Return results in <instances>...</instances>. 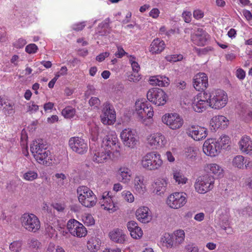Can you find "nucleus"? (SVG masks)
Returning a JSON list of instances; mask_svg holds the SVG:
<instances>
[{
  "label": "nucleus",
  "instance_id": "1",
  "mask_svg": "<svg viewBox=\"0 0 252 252\" xmlns=\"http://www.w3.org/2000/svg\"><path fill=\"white\" fill-rule=\"evenodd\" d=\"M99 127L95 126L91 129L92 140L96 141L99 138L102 139V145L101 147L105 149V150H109L110 153H112L114 151H119L120 149L119 139L114 132L107 133L104 137L103 131L101 133L99 132Z\"/></svg>",
  "mask_w": 252,
  "mask_h": 252
},
{
  "label": "nucleus",
  "instance_id": "2",
  "mask_svg": "<svg viewBox=\"0 0 252 252\" xmlns=\"http://www.w3.org/2000/svg\"><path fill=\"white\" fill-rule=\"evenodd\" d=\"M135 112L139 121L145 126H148L154 114L153 107L149 102L139 100L135 102Z\"/></svg>",
  "mask_w": 252,
  "mask_h": 252
},
{
  "label": "nucleus",
  "instance_id": "3",
  "mask_svg": "<svg viewBox=\"0 0 252 252\" xmlns=\"http://www.w3.org/2000/svg\"><path fill=\"white\" fill-rule=\"evenodd\" d=\"M47 145L38 140L33 141L31 145V151L35 159L39 163L44 164L51 159L50 152Z\"/></svg>",
  "mask_w": 252,
  "mask_h": 252
},
{
  "label": "nucleus",
  "instance_id": "4",
  "mask_svg": "<svg viewBox=\"0 0 252 252\" xmlns=\"http://www.w3.org/2000/svg\"><path fill=\"white\" fill-rule=\"evenodd\" d=\"M78 198L80 203L88 208L93 207L97 202V198L94 193L86 186H80L77 189Z\"/></svg>",
  "mask_w": 252,
  "mask_h": 252
},
{
  "label": "nucleus",
  "instance_id": "5",
  "mask_svg": "<svg viewBox=\"0 0 252 252\" xmlns=\"http://www.w3.org/2000/svg\"><path fill=\"white\" fill-rule=\"evenodd\" d=\"M210 97L209 106L215 109H220L224 107L227 103V94L223 90H218L211 93L207 92Z\"/></svg>",
  "mask_w": 252,
  "mask_h": 252
},
{
  "label": "nucleus",
  "instance_id": "6",
  "mask_svg": "<svg viewBox=\"0 0 252 252\" xmlns=\"http://www.w3.org/2000/svg\"><path fill=\"white\" fill-rule=\"evenodd\" d=\"M20 221L22 226L28 232L35 233L40 228V221L33 214H24L21 217Z\"/></svg>",
  "mask_w": 252,
  "mask_h": 252
},
{
  "label": "nucleus",
  "instance_id": "7",
  "mask_svg": "<svg viewBox=\"0 0 252 252\" xmlns=\"http://www.w3.org/2000/svg\"><path fill=\"white\" fill-rule=\"evenodd\" d=\"M142 167L146 169L152 170L158 169L162 164L160 155L157 152L147 154L141 160Z\"/></svg>",
  "mask_w": 252,
  "mask_h": 252
},
{
  "label": "nucleus",
  "instance_id": "8",
  "mask_svg": "<svg viewBox=\"0 0 252 252\" xmlns=\"http://www.w3.org/2000/svg\"><path fill=\"white\" fill-rule=\"evenodd\" d=\"M214 178L210 174H204L199 177L194 185L196 191L199 193L204 194L214 187Z\"/></svg>",
  "mask_w": 252,
  "mask_h": 252
},
{
  "label": "nucleus",
  "instance_id": "9",
  "mask_svg": "<svg viewBox=\"0 0 252 252\" xmlns=\"http://www.w3.org/2000/svg\"><path fill=\"white\" fill-rule=\"evenodd\" d=\"M187 194L184 192H175L169 195L166 200L167 205L171 209H178L187 202Z\"/></svg>",
  "mask_w": 252,
  "mask_h": 252
},
{
  "label": "nucleus",
  "instance_id": "10",
  "mask_svg": "<svg viewBox=\"0 0 252 252\" xmlns=\"http://www.w3.org/2000/svg\"><path fill=\"white\" fill-rule=\"evenodd\" d=\"M167 97L165 92L159 88H152L147 93V99L157 106L164 105L167 101Z\"/></svg>",
  "mask_w": 252,
  "mask_h": 252
},
{
  "label": "nucleus",
  "instance_id": "11",
  "mask_svg": "<svg viewBox=\"0 0 252 252\" xmlns=\"http://www.w3.org/2000/svg\"><path fill=\"white\" fill-rule=\"evenodd\" d=\"M100 118L101 122L104 125H111L115 122L116 119V112L113 106L109 102L103 103Z\"/></svg>",
  "mask_w": 252,
  "mask_h": 252
},
{
  "label": "nucleus",
  "instance_id": "12",
  "mask_svg": "<svg viewBox=\"0 0 252 252\" xmlns=\"http://www.w3.org/2000/svg\"><path fill=\"white\" fill-rule=\"evenodd\" d=\"M210 96L207 95V92H203L198 94L193 98L192 107L196 112L201 113L209 106Z\"/></svg>",
  "mask_w": 252,
  "mask_h": 252
},
{
  "label": "nucleus",
  "instance_id": "13",
  "mask_svg": "<svg viewBox=\"0 0 252 252\" xmlns=\"http://www.w3.org/2000/svg\"><path fill=\"white\" fill-rule=\"evenodd\" d=\"M162 122L170 129L176 130L180 128L184 124L183 118L177 113H168L162 117Z\"/></svg>",
  "mask_w": 252,
  "mask_h": 252
},
{
  "label": "nucleus",
  "instance_id": "14",
  "mask_svg": "<svg viewBox=\"0 0 252 252\" xmlns=\"http://www.w3.org/2000/svg\"><path fill=\"white\" fill-rule=\"evenodd\" d=\"M120 137L124 144L130 148L135 147L138 140L136 130L130 128L123 130L121 132Z\"/></svg>",
  "mask_w": 252,
  "mask_h": 252
},
{
  "label": "nucleus",
  "instance_id": "15",
  "mask_svg": "<svg viewBox=\"0 0 252 252\" xmlns=\"http://www.w3.org/2000/svg\"><path fill=\"white\" fill-rule=\"evenodd\" d=\"M68 145L73 152L80 155L85 154L88 149L87 141L77 136L71 137L68 141Z\"/></svg>",
  "mask_w": 252,
  "mask_h": 252
},
{
  "label": "nucleus",
  "instance_id": "16",
  "mask_svg": "<svg viewBox=\"0 0 252 252\" xmlns=\"http://www.w3.org/2000/svg\"><path fill=\"white\" fill-rule=\"evenodd\" d=\"M221 146L219 140L216 139H209L205 141L203 146V151L208 156L214 157L220 152Z\"/></svg>",
  "mask_w": 252,
  "mask_h": 252
},
{
  "label": "nucleus",
  "instance_id": "17",
  "mask_svg": "<svg viewBox=\"0 0 252 252\" xmlns=\"http://www.w3.org/2000/svg\"><path fill=\"white\" fill-rule=\"evenodd\" d=\"M67 228L72 235L77 237H85L87 233L85 226L74 219H71L68 221Z\"/></svg>",
  "mask_w": 252,
  "mask_h": 252
},
{
  "label": "nucleus",
  "instance_id": "18",
  "mask_svg": "<svg viewBox=\"0 0 252 252\" xmlns=\"http://www.w3.org/2000/svg\"><path fill=\"white\" fill-rule=\"evenodd\" d=\"M99 203L103 209L110 213H113L119 208L117 204L114 202L109 192L103 193L101 198L100 199Z\"/></svg>",
  "mask_w": 252,
  "mask_h": 252
},
{
  "label": "nucleus",
  "instance_id": "19",
  "mask_svg": "<svg viewBox=\"0 0 252 252\" xmlns=\"http://www.w3.org/2000/svg\"><path fill=\"white\" fill-rule=\"evenodd\" d=\"M188 135L196 141H200L206 138L207 130L204 127L191 126L187 130Z\"/></svg>",
  "mask_w": 252,
  "mask_h": 252
},
{
  "label": "nucleus",
  "instance_id": "20",
  "mask_svg": "<svg viewBox=\"0 0 252 252\" xmlns=\"http://www.w3.org/2000/svg\"><path fill=\"white\" fill-rule=\"evenodd\" d=\"M148 143L152 148L159 149L166 144L165 136L159 132L151 134L147 139Z\"/></svg>",
  "mask_w": 252,
  "mask_h": 252
},
{
  "label": "nucleus",
  "instance_id": "21",
  "mask_svg": "<svg viewBox=\"0 0 252 252\" xmlns=\"http://www.w3.org/2000/svg\"><path fill=\"white\" fill-rule=\"evenodd\" d=\"M93 148H91L92 154L94 155L93 160L97 163H103L106 161L110 158L111 154L110 151L105 150V148L100 147L95 150H93Z\"/></svg>",
  "mask_w": 252,
  "mask_h": 252
},
{
  "label": "nucleus",
  "instance_id": "22",
  "mask_svg": "<svg viewBox=\"0 0 252 252\" xmlns=\"http://www.w3.org/2000/svg\"><path fill=\"white\" fill-rule=\"evenodd\" d=\"M208 77L204 73H198L193 78V86L196 90L200 91L207 88Z\"/></svg>",
  "mask_w": 252,
  "mask_h": 252
},
{
  "label": "nucleus",
  "instance_id": "23",
  "mask_svg": "<svg viewBox=\"0 0 252 252\" xmlns=\"http://www.w3.org/2000/svg\"><path fill=\"white\" fill-rule=\"evenodd\" d=\"M135 215L137 219L142 223H148L152 220V213L147 207H139L136 211Z\"/></svg>",
  "mask_w": 252,
  "mask_h": 252
},
{
  "label": "nucleus",
  "instance_id": "24",
  "mask_svg": "<svg viewBox=\"0 0 252 252\" xmlns=\"http://www.w3.org/2000/svg\"><path fill=\"white\" fill-rule=\"evenodd\" d=\"M209 36V34L203 29H198L195 33L191 34V39L194 44L198 46H204Z\"/></svg>",
  "mask_w": 252,
  "mask_h": 252
},
{
  "label": "nucleus",
  "instance_id": "25",
  "mask_svg": "<svg viewBox=\"0 0 252 252\" xmlns=\"http://www.w3.org/2000/svg\"><path fill=\"white\" fill-rule=\"evenodd\" d=\"M212 129L216 130L218 128L224 129L228 124V119L222 115L213 117L210 122Z\"/></svg>",
  "mask_w": 252,
  "mask_h": 252
},
{
  "label": "nucleus",
  "instance_id": "26",
  "mask_svg": "<svg viewBox=\"0 0 252 252\" xmlns=\"http://www.w3.org/2000/svg\"><path fill=\"white\" fill-rule=\"evenodd\" d=\"M109 236L111 241L119 244H124L127 236L125 232L120 229L116 228L110 231Z\"/></svg>",
  "mask_w": 252,
  "mask_h": 252
},
{
  "label": "nucleus",
  "instance_id": "27",
  "mask_svg": "<svg viewBox=\"0 0 252 252\" xmlns=\"http://www.w3.org/2000/svg\"><path fill=\"white\" fill-rule=\"evenodd\" d=\"M165 47L164 42L162 40L157 38L152 42L150 46L149 51L153 55L158 54L163 51Z\"/></svg>",
  "mask_w": 252,
  "mask_h": 252
},
{
  "label": "nucleus",
  "instance_id": "28",
  "mask_svg": "<svg viewBox=\"0 0 252 252\" xmlns=\"http://www.w3.org/2000/svg\"><path fill=\"white\" fill-rule=\"evenodd\" d=\"M150 84L159 87H167L170 84L169 79L163 75L151 76L149 79Z\"/></svg>",
  "mask_w": 252,
  "mask_h": 252
},
{
  "label": "nucleus",
  "instance_id": "29",
  "mask_svg": "<svg viewBox=\"0 0 252 252\" xmlns=\"http://www.w3.org/2000/svg\"><path fill=\"white\" fill-rule=\"evenodd\" d=\"M240 149L243 153L250 154L252 152V140L248 136H243L239 142Z\"/></svg>",
  "mask_w": 252,
  "mask_h": 252
},
{
  "label": "nucleus",
  "instance_id": "30",
  "mask_svg": "<svg viewBox=\"0 0 252 252\" xmlns=\"http://www.w3.org/2000/svg\"><path fill=\"white\" fill-rule=\"evenodd\" d=\"M167 185V182L164 178H158L156 179L152 184L154 189V192L161 194L164 192Z\"/></svg>",
  "mask_w": 252,
  "mask_h": 252
},
{
  "label": "nucleus",
  "instance_id": "31",
  "mask_svg": "<svg viewBox=\"0 0 252 252\" xmlns=\"http://www.w3.org/2000/svg\"><path fill=\"white\" fill-rule=\"evenodd\" d=\"M247 160L245 159L243 156L241 155L236 156L232 160V164L234 166L238 168H242L244 164L246 168H250L252 170V162L249 161L247 164Z\"/></svg>",
  "mask_w": 252,
  "mask_h": 252
},
{
  "label": "nucleus",
  "instance_id": "32",
  "mask_svg": "<svg viewBox=\"0 0 252 252\" xmlns=\"http://www.w3.org/2000/svg\"><path fill=\"white\" fill-rule=\"evenodd\" d=\"M134 188L136 192L140 194H143L146 190V187L144 184L143 177L141 175H136L133 181Z\"/></svg>",
  "mask_w": 252,
  "mask_h": 252
},
{
  "label": "nucleus",
  "instance_id": "33",
  "mask_svg": "<svg viewBox=\"0 0 252 252\" xmlns=\"http://www.w3.org/2000/svg\"><path fill=\"white\" fill-rule=\"evenodd\" d=\"M204 170L207 173H222L223 172L222 167L216 163L207 164L204 167Z\"/></svg>",
  "mask_w": 252,
  "mask_h": 252
},
{
  "label": "nucleus",
  "instance_id": "34",
  "mask_svg": "<svg viewBox=\"0 0 252 252\" xmlns=\"http://www.w3.org/2000/svg\"><path fill=\"white\" fill-rule=\"evenodd\" d=\"M219 213L220 216L219 217L218 223L223 229L226 230L227 228L229 227L228 212L225 211V214H220L219 211Z\"/></svg>",
  "mask_w": 252,
  "mask_h": 252
},
{
  "label": "nucleus",
  "instance_id": "35",
  "mask_svg": "<svg viewBox=\"0 0 252 252\" xmlns=\"http://www.w3.org/2000/svg\"><path fill=\"white\" fill-rule=\"evenodd\" d=\"M99 240L96 238H92L88 242L87 247L91 251L97 250L100 248Z\"/></svg>",
  "mask_w": 252,
  "mask_h": 252
},
{
  "label": "nucleus",
  "instance_id": "36",
  "mask_svg": "<svg viewBox=\"0 0 252 252\" xmlns=\"http://www.w3.org/2000/svg\"><path fill=\"white\" fill-rule=\"evenodd\" d=\"M116 171L117 173H130L133 171V167L131 164L125 163L119 166Z\"/></svg>",
  "mask_w": 252,
  "mask_h": 252
},
{
  "label": "nucleus",
  "instance_id": "37",
  "mask_svg": "<svg viewBox=\"0 0 252 252\" xmlns=\"http://www.w3.org/2000/svg\"><path fill=\"white\" fill-rule=\"evenodd\" d=\"M162 242L167 248H172L174 244L173 235L169 233H165L162 237Z\"/></svg>",
  "mask_w": 252,
  "mask_h": 252
},
{
  "label": "nucleus",
  "instance_id": "38",
  "mask_svg": "<svg viewBox=\"0 0 252 252\" xmlns=\"http://www.w3.org/2000/svg\"><path fill=\"white\" fill-rule=\"evenodd\" d=\"M76 113V110L71 106H67L64 108L62 112V115L67 119L73 118Z\"/></svg>",
  "mask_w": 252,
  "mask_h": 252
},
{
  "label": "nucleus",
  "instance_id": "39",
  "mask_svg": "<svg viewBox=\"0 0 252 252\" xmlns=\"http://www.w3.org/2000/svg\"><path fill=\"white\" fill-rule=\"evenodd\" d=\"M175 237V243L180 244L182 243L185 238V233L183 230H178L174 233Z\"/></svg>",
  "mask_w": 252,
  "mask_h": 252
},
{
  "label": "nucleus",
  "instance_id": "40",
  "mask_svg": "<svg viewBox=\"0 0 252 252\" xmlns=\"http://www.w3.org/2000/svg\"><path fill=\"white\" fill-rule=\"evenodd\" d=\"M173 179L180 186L185 184L188 181L187 178L184 174H173Z\"/></svg>",
  "mask_w": 252,
  "mask_h": 252
},
{
  "label": "nucleus",
  "instance_id": "41",
  "mask_svg": "<svg viewBox=\"0 0 252 252\" xmlns=\"http://www.w3.org/2000/svg\"><path fill=\"white\" fill-rule=\"evenodd\" d=\"M22 246L21 241H14L9 245V249L12 252H20L22 250Z\"/></svg>",
  "mask_w": 252,
  "mask_h": 252
},
{
  "label": "nucleus",
  "instance_id": "42",
  "mask_svg": "<svg viewBox=\"0 0 252 252\" xmlns=\"http://www.w3.org/2000/svg\"><path fill=\"white\" fill-rule=\"evenodd\" d=\"M84 224L88 225H93L94 224V220L91 214H85L82 218Z\"/></svg>",
  "mask_w": 252,
  "mask_h": 252
},
{
  "label": "nucleus",
  "instance_id": "43",
  "mask_svg": "<svg viewBox=\"0 0 252 252\" xmlns=\"http://www.w3.org/2000/svg\"><path fill=\"white\" fill-rule=\"evenodd\" d=\"M183 59V56L181 54H175L167 55L165 57V59L169 62H176L181 61Z\"/></svg>",
  "mask_w": 252,
  "mask_h": 252
},
{
  "label": "nucleus",
  "instance_id": "44",
  "mask_svg": "<svg viewBox=\"0 0 252 252\" xmlns=\"http://www.w3.org/2000/svg\"><path fill=\"white\" fill-rule=\"evenodd\" d=\"M131 236L134 239H139L143 235V231L139 226L130 232Z\"/></svg>",
  "mask_w": 252,
  "mask_h": 252
},
{
  "label": "nucleus",
  "instance_id": "45",
  "mask_svg": "<svg viewBox=\"0 0 252 252\" xmlns=\"http://www.w3.org/2000/svg\"><path fill=\"white\" fill-rule=\"evenodd\" d=\"M125 200L128 202H133L134 200L133 195L130 191L127 190H124L122 193Z\"/></svg>",
  "mask_w": 252,
  "mask_h": 252
},
{
  "label": "nucleus",
  "instance_id": "46",
  "mask_svg": "<svg viewBox=\"0 0 252 252\" xmlns=\"http://www.w3.org/2000/svg\"><path fill=\"white\" fill-rule=\"evenodd\" d=\"M29 247L37 250L41 247V243L36 239L32 238L30 239L28 242Z\"/></svg>",
  "mask_w": 252,
  "mask_h": 252
},
{
  "label": "nucleus",
  "instance_id": "47",
  "mask_svg": "<svg viewBox=\"0 0 252 252\" xmlns=\"http://www.w3.org/2000/svg\"><path fill=\"white\" fill-rule=\"evenodd\" d=\"M118 180L124 184L128 183L131 180L130 174H117Z\"/></svg>",
  "mask_w": 252,
  "mask_h": 252
},
{
  "label": "nucleus",
  "instance_id": "48",
  "mask_svg": "<svg viewBox=\"0 0 252 252\" xmlns=\"http://www.w3.org/2000/svg\"><path fill=\"white\" fill-rule=\"evenodd\" d=\"M219 142L220 144L221 149L225 145H228L230 142V139L227 135H222L219 138Z\"/></svg>",
  "mask_w": 252,
  "mask_h": 252
},
{
  "label": "nucleus",
  "instance_id": "49",
  "mask_svg": "<svg viewBox=\"0 0 252 252\" xmlns=\"http://www.w3.org/2000/svg\"><path fill=\"white\" fill-rule=\"evenodd\" d=\"M38 48L35 44H30L25 48V51L29 54H34L36 52Z\"/></svg>",
  "mask_w": 252,
  "mask_h": 252
},
{
  "label": "nucleus",
  "instance_id": "50",
  "mask_svg": "<svg viewBox=\"0 0 252 252\" xmlns=\"http://www.w3.org/2000/svg\"><path fill=\"white\" fill-rule=\"evenodd\" d=\"M89 103L91 106L98 107L100 104V101L98 97H92L89 101Z\"/></svg>",
  "mask_w": 252,
  "mask_h": 252
},
{
  "label": "nucleus",
  "instance_id": "51",
  "mask_svg": "<svg viewBox=\"0 0 252 252\" xmlns=\"http://www.w3.org/2000/svg\"><path fill=\"white\" fill-rule=\"evenodd\" d=\"M187 252H199L198 247L192 243L189 244L185 247Z\"/></svg>",
  "mask_w": 252,
  "mask_h": 252
},
{
  "label": "nucleus",
  "instance_id": "52",
  "mask_svg": "<svg viewBox=\"0 0 252 252\" xmlns=\"http://www.w3.org/2000/svg\"><path fill=\"white\" fill-rule=\"evenodd\" d=\"M26 43L27 42L25 39L20 38L14 43L13 46L16 48H22Z\"/></svg>",
  "mask_w": 252,
  "mask_h": 252
},
{
  "label": "nucleus",
  "instance_id": "53",
  "mask_svg": "<svg viewBox=\"0 0 252 252\" xmlns=\"http://www.w3.org/2000/svg\"><path fill=\"white\" fill-rule=\"evenodd\" d=\"M186 155L189 158H192L196 156V150L194 149L192 147H189L188 148L187 151L186 152Z\"/></svg>",
  "mask_w": 252,
  "mask_h": 252
},
{
  "label": "nucleus",
  "instance_id": "54",
  "mask_svg": "<svg viewBox=\"0 0 252 252\" xmlns=\"http://www.w3.org/2000/svg\"><path fill=\"white\" fill-rule=\"evenodd\" d=\"M13 105L12 104L9 103L8 104H6L5 107H4L3 110L5 114H12L14 113V110L13 109Z\"/></svg>",
  "mask_w": 252,
  "mask_h": 252
},
{
  "label": "nucleus",
  "instance_id": "55",
  "mask_svg": "<svg viewBox=\"0 0 252 252\" xmlns=\"http://www.w3.org/2000/svg\"><path fill=\"white\" fill-rule=\"evenodd\" d=\"M85 23L83 22L73 24L72 28L73 30L78 32L82 31L85 28Z\"/></svg>",
  "mask_w": 252,
  "mask_h": 252
},
{
  "label": "nucleus",
  "instance_id": "56",
  "mask_svg": "<svg viewBox=\"0 0 252 252\" xmlns=\"http://www.w3.org/2000/svg\"><path fill=\"white\" fill-rule=\"evenodd\" d=\"M140 75L137 73H135L131 74L128 76V80L130 82H136L139 81L140 79Z\"/></svg>",
  "mask_w": 252,
  "mask_h": 252
},
{
  "label": "nucleus",
  "instance_id": "57",
  "mask_svg": "<svg viewBox=\"0 0 252 252\" xmlns=\"http://www.w3.org/2000/svg\"><path fill=\"white\" fill-rule=\"evenodd\" d=\"M118 51L115 54L116 57L118 58H122L124 55L127 54V53L126 52L123 48L121 46L117 47Z\"/></svg>",
  "mask_w": 252,
  "mask_h": 252
},
{
  "label": "nucleus",
  "instance_id": "58",
  "mask_svg": "<svg viewBox=\"0 0 252 252\" xmlns=\"http://www.w3.org/2000/svg\"><path fill=\"white\" fill-rule=\"evenodd\" d=\"M45 229L46 232L49 234V235L53 236L55 232V229L53 226L50 223H46L45 225Z\"/></svg>",
  "mask_w": 252,
  "mask_h": 252
},
{
  "label": "nucleus",
  "instance_id": "59",
  "mask_svg": "<svg viewBox=\"0 0 252 252\" xmlns=\"http://www.w3.org/2000/svg\"><path fill=\"white\" fill-rule=\"evenodd\" d=\"M110 53L108 52L102 53L96 57V60L99 62H101L108 57Z\"/></svg>",
  "mask_w": 252,
  "mask_h": 252
},
{
  "label": "nucleus",
  "instance_id": "60",
  "mask_svg": "<svg viewBox=\"0 0 252 252\" xmlns=\"http://www.w3.org/2000/svg\"><path fill=\"white\" fill-rule=\"evenodd\" d=\"M236 76L240 80H243L246 76L245 71L242 68H239L236 71Z\"/></svg>",
  "mask_w": 252,
  "mask_h": 252
},
{
  "label": "nucleus",
  "instance_id": "61",
  "mask_svg": "<svg viewBox=\"0 0 252 252\" xmlns=\"http://www.w3.org/2000/svg\"><path fill=\"white\" fill-rule=\"evenodd\" d=\"M193 16L195 19L199 20L203 17L204 12L201 10L196 9L193 11Z\"/></svg>",
  "mask_w": 252,
  "mask_h": 252
},
{
  "label": "nucleus",
  "instance_id": "62",
  "mask_svg": "<svg viewBox=\"0 0 252 252\" xmlns=\"http://www.w3.org/2000/svg\"><path fill=\"white\" fill-rule=\"evenodd\" d=\"M191 13L189 11H184L182 13V16L186 23H189L191 21Z\"/></svg>",
  "mask_w": 252,
  "mask_h": 252
},
{
  "label": "nucleus",
  "instance_id": "63",
  "mask_svg": "<svg viewBox=\"0 0 252 252\" xmlns=\"http://www.w3.org/2000/svg\"><path fill=\"white\" fill-rule=\"evenodd\" d=\"M37 178V174H23V178L26 181H32Z\"/></svg>",
  "mask_w": 252,
  "mask_h": 252
},
{
  "label": "nucleus",
  "instance_id": "64",
  "mask_svg": "<svg viewBox=\"0 0 252 252\" xmlns=\"http://www.w3.org/2000/svg\"><path fill=\"white\" fill-rule=\"evenodd\" d=\"M138 227L137 223L134 221H130L127 224V227L129 232Z\"/></svg>",
  "mask_w": 252,
  "mask_h": 252
}]
</instances>
